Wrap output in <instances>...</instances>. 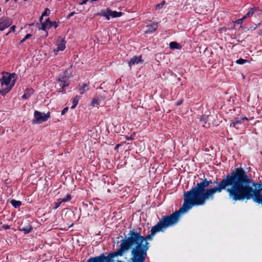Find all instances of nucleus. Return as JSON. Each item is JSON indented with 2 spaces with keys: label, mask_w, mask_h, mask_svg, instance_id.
I'll use <instances>...</instances> for the list:
<instances>
[{
  "label": "nucleus",
  "mask_w": 262,
  "mask_h": 262,
  "mask_svg": "<svg viewBox=\"0 0 262 262\" xmlns=\"http://www.w3.org/2000/svg\"><path fill=\"white\" fill-rule=\"evenodd\" d=\"M19 229L20 231L24 232V233L28 234L31 232L33 228L29 224H28L26 226L21 224L19 226Z\"/></svg>",
  "instance_id": "obj_10"
},
{
  "label": "nucleus",
  "mask_w": 262,
  "mask_h": 262,
  "mask_svg": "<svg viewBox=\"0 0 262 262\" xmlns=\"http://www.w3.org/2000/svg\"><path fill=\"white\" fill-rule=\"evenodd\" d=\"M245 18H244V16L241 18V19H237L236 21V23L238 24H242V23H243V20L245 19Z\"/></svg>",
  "instance_id": "obj_33"
},
{
  "label": "nucleus",
  "mask_w": 262,
  "mask_h": 262,
  "mask_svg": "<svg viewBox=\"0 0 262 262\" xmlns=\"http://www.w3.org/2000/svg\"><path fill=\"white\" fill-rule=\"evenodd\" d=\"M66 41L64 39H62L60 42H59L57 46V49L54 50L55 54H57V52L59 51H63L66 48Z\"/></svg>",
  "instance_id": "obj_12"
},
{
  "label": "nucleus",
  "mask_w": 262,
  "mask_h": 262,
  "mask_svg": "<svg viewBox=\"0 0 262 262\" xmlns=\"http://www.w3.org/2000/svg\"><path fill=\"white\" fill-rule=\"evenodd\" d=\"M125 143H126V142H125V141H124V142H121V143H120V144H117L116 145V146L115 147L114 149H115V150H117V149L119 148V147L120 146H121V145H123V144H125Z\"/></svg>",
  "instance_id": "obj_28"
},
{
  "label": "nucleus",
  "mask_w": 262,
  "mask_h": 262,
  "mask_svg": "<svg viewBox=\"0 0 262 262\" xmlns=\"http://www.w3.org/2000/svg\"><path fill=\"white\" fill-rule=\"evenodd\" d=\"M89 0H82L81 2L79 3L80 5L85 4Z\"/></svg>",
  "instance_id": "obj_36"
},
{
  "label": "nucleus",
  "mask_w": 262,
  "mask_h": 262,
  "mask_svg": "<svg viewBox=\"0 0 262 262\" xmlns=\"http://www.w3.org/2000/svg\"><path fill=\"white\" fill-rule=\"evenodd\" d=\"M34 92L33 89L31 88H27L25 90L24 94L22 96L21 98L24 99H28L31 95H33Z\"/></svg>",
  "instance_id": "obj_13"
},
{
  "label": "nucleus",
  "mask_w": 262,
  "mask_h": 262,
  "mask_svg": "<svg viewBox=\"0 0 262 262\" xmlns=\"http://www.w3.org/2000/svg\"><path fill=\"white\" fill-rule=\"evenodd\" d=\"M46 1H48V0H45Z\"/></svg>",
  "instance_id": "obj_47"
},
{
  "label": "nucleus",
  "mask_w": 262,
  "mask_h": 262,
  "mask_svg": "<svg viewBox=\"0 0 262 262\" xmlns=\"http://www.w3.org/2000/svg\"><path fill=\"white\" fill-rule=\"evenodd\" d=\"M15 73H6L1 79V88L0 94L3 96L8 93L13 87L16 81Z\"/></svg>",
  "instance_id": "obj_4"
},
{
  "label": "nucleus",
  "mask_w": 262,
  "mask_h": 262,
  "mask_svg": "<svg viewBox=\"0 0 262 262\" xmlns=\"http://www.w3.org/2000/svg\"><path fill=\"white\" fill-rule=\"evenodd\" d=\"M200 122H202V123H206V121L205 120V119L203 118H201L200 120Z\"/></svg>",
  "instance_id": "obj_39"
},
{
  "label": "nucleus",
  "mask_w": 262,
  "mask_h": 262,
  "mask_svg": "<svg viewBox=\"0 0 262 262\" xmlns=\"http://www.w3.org/2000/svg\"><path fill=\"white\" fill-rule=\"evenodd\" d=\"M98 15L105 17L106 20H110L109 17H107V8L105 10H102L98 14Z\"/></svg>",
  "instance_id": "obj_20"
},
{
  "label": "nucleus",
  "mask_w": 262,
  "mask_h": 262,
  "mask_svg": "<svg viewBox=\"0 0 262 262\" xmlns=\"http://www.w3.org/2000/svg\"><path fill=\"white\" fill-rule=\"evenodd\" d=\"M62 203V202H61V200L60 199H58L57 202L54 203L55 206L54 207V209H56L57 208H58Z\"/></svg>",
  "instance_id": "obj_26"
},
{
  "label": "nucleus",
  "mask_w": 262,
  "mask_h": 262,
  "mask_svg": "<svg viewBox=\"0 0 262 262\" xmlns=\"http://www.w3.org/2000/svg\"><path fill=\"white\" fill-rule=\"evenodd\" d=\"M182 102H183L182 100L177 101L176 102V105L179 106V105H181L182 103Z\"/></svg>",
  "instance_id": "obj_40"
},
{
  "label": "nucleus",
  "mask_w": 262,
  "mask_h": 262,
  "mask_svg": "<svg viewBox=\"0 0 262 262\" xmlns=\"http://www.w3.org/2000/svg\"><path fill=\"white\" fill-rule=\"evenodd\" d=\"M256 10V8L255 7H253V8H251L249 10V11L247 13V14H246V15L244 16V18H247L248 17H249L250 16H252L254 13V11H255Z\"/></svg>",
  "instance_id": "obj_19"
},
{
  "label": "nucleus",
  "mask_w": 262,
  "mask_h": 262,
  "mask_svg": "<svg viewBox=\"0 0 262 262\" xmlns=\"http://www.w3.org/2000/svg\"><path fill=\"white\" fill-rule=\"evenodd\" d=\"M35 119L32 121L33 124H40L46 122L50 118V113L48 112L47 114H42L38 111H35L34 113Z\"/></svg>",
  "instance_id": "obj_5"
},
{
  "label": "nucleus",
  "mask_w": 262,
  "mask_h": 262,
  "mask_svg": "<svg viewBox=\"0 0 262 262\" xmlns=\"http://www.w3.org/2000/svg\"><path fill=\"white\" fill-rule=\"evenodd\" d=\"M58 81H59V82H61V83H62L64 81V77H62L61 78H59L58 79Z\"/></svg>",
  "instance_id": "obj_41"
},
{
  "label": "nucleus",
  "mask_w": 262,
  "mask_h": 262,
  "mask_svg": "<svg viewBox=\"0 0 262 262\" xmlns=\"http://www.w3.org/2000/svg\"><path fill=\"white\" fill-rule=\"evenodd\" d=\"M50 13V10L48 8H46L45 10V11L43 12L41 17H40V19L41 20L42 19V16H47L49 15Z\"/></svg>",
  "instance_id": "obj_27"
},
{
  "label": "nucleus",
  "mask_w": 262,
  "mask_h": 262,
  "mask_svg": "<svg viewBox=\"0 0 262 262\" xmlns=\"http://www.w3.org/2000/svg\"><path fill=\"white\" fill-rule=\"evenodd\" d=\"M107 17H112L113 18L119 17L122 15L123 13L122 12H117L116 11H112L110 8H107Z\"/></svg>",
  "instance_id": "obj_9"
},
{
  "label": "nucleus",
  "mask_w": 262,
  "mask_h": 262,
  "mask_svg": "<svg viewBox=\"0 0 262 262\" xmlns=\"http://www.w3.org/2000/svg\"><path fill=\"white\" fill-rule=\"evenodd\" d=\"M72 199V196L71 194H68L64 198L60 199L61 200V202H67L71 200Z\"/></svg>",
  "instance_id": "obj_22"
},
{
  "label": "nucleus",
  "mask_w": 262,
  "mask_h": 262,
  "mask_svg": "<svg viewBox=\"0 0 262 262\" xmlns=\"http://www.w3.org/2000/svg\"><path fill=\"white\" fill-rule=\"evenodd\" d=\"M183 196L184 202L179 210L169 215L162 216L157 224L151 227V233L143 236V243L151 239L156 233L163 231L168 227L175 225L179 221L181 214L188 211L193 206H201L193 187L189 191H185Z\"/></svg>",
  "instance_id": "obj_2"
},
{
  "label": "nucleus",
  "mask_w": 262,
  "mask_h": 262,
  "mask_svg": "<svg viewBox=\"0 0 262 262\" xmlns=\"http://www.w3.org/2000/svg\"><path fill=\"white\" fill-rule=\"evenodd\" d=\"M88 85L86 83H84L82 86L79 89L80 94H83L89 90Z\"/></svg>",
  "instance_id": "obj_18"
},
{
  "label": "nucleus",
  "mask_w": 262,
  "mask_h": 262,
  "mask_svg": "<svg viewBox=\"0 0 262 262\" xmlns=\"http://www.w3.org/2000/svg\"><path fill=\"white\" fill-rule=\"evenodd\" d=\"M10 33V32H9V31L8 33H7L6 34V35H7H7H9V34Z\"/></svg>",
  "instance_id": "obj_44"
},
{
  "label": "nucleus",
  "mask_w": 262,
  "mask_h": 262,
  "mask_svg": "<svg viewBox=\"0 0 262 262\" xmlns=\"http://www.w3.org/2000/svg\"><path fill=\"white\" fill-rule=\"evenodd\" d=\"M242 122V120H236L235 121H233L232 122V126L233 127H234L236 128H238V127L237 126V125L239 124H241Z\"/></svg>",
  "instance_id": "obj_24"
},
{
  "label": "nucleus",
  "mask_w": 262,
  "mask_h": 262,
  "mask_svg": "<svg viewBox=\"0 0 262 262\" xmlns=\"http://www.w3.org/2000/svg\"><path fill=\"white\" fill-rule=\"evenodd\" d=\"M146 255L147 252H144L142 254H140L135 258L130 259V260H134V262H144Z\"/></svg>",
  "instance_id": "obj_14"
},
{
  "label": "nucleus",
  "mask_w": 262,
  "mask_h": 262,
  "mask_svg": "<svg viewBox=\"0 0 262 262\" xmlns=\"http://www.w3.org/2000/svg\"><path fill=\"white\" fill-rule=\"evenodd\" d=\"M169 48L171 49H180L181 48V45L175 41H171L169 43Z\"/></svg>",
  "instance_id": "obj_15"
},
{
  "label": "nucleus",
  "mask_w": 262,
  "mask_h": 262,
  "mask_svg": "<svg viewBox=\"0 0 262 262\" xmlns=\"http://www.w3.org/2000/svg\"><path fill=\"white\" fill-rule=\"evenodd\" d=\"M146 30H145V33L146 34H151L154 32L158 28V23L156 22H153L152 23L147 25L146 26Z\"/></svg>",
  "instance_id": "obj_8"
},
{
  "label": "nucleus",
  "mask_w": 262,
  "mask_h": 262,
  "mask_svg": "<svg viewBox=\"0 0 262 262\" xmlns=\"http://www.w3.org/2000/svg\"><path fill=\"white\" fill-rule=\"evenodd\" d=\"M2 228H3L4 229H5V230L10 229V226L7 224H4V225H2Z\"/></svg>",
  "instance_id": "obj_30"
},
{
  "label": "nucleus",
  "mask_w": 262,
  "mask_h": 262,
  "mask_svg": "<svg viewBox=\"0 0 262 262\" xmlns=\"http://www.w3.org/2000/svg\"><path fill=\"white\" fill-rule=\"evenodd\" d=\"M58 26V24L56 21H52V27H54L55 28H56Z\"/></svg>",
  "instance_id": "obj_34"
},
{
  "label": "nucleus",
  "mask_w": 262,
  "mask_h": 262,
  "mask_svg": "<svg viewBox=\"0 0 262 262\" xmlns=\"http://www.w3.org/2000/svg\"><path fill=\"white\" fill-rule=\"evenodd\" d=\"M258 34L259 35H262V29H261V30H259V32H258Z\"/></svg>",
  "instance_id": "obj_42"
},
{
  "label": "nucleus",
  "mask_w": 262,
  "mask_h": 262,
  "mask_svg": "<svg viewBox=\"0 0 262 262\" xmlns=\"http://www.w3.org/2000/svg\"><path fill=\"white\" fill-rule=\"evenodd\" d=\"M241 120H242V121L243 120H247L248 119L246 117H244V118H242Z\"/></svg>",
  "instance_id": "obj_43"
},
{
  "label": "nucleus",
  "mask_w": 262,
  "mask_h": 262,
  "mask_svg": "<svg viewBox=\"0 0 262 262\" xmlns=\"http://www.w3.org/2000/svg\"><path fill=\"white\" fill-rule=\"evenodd\" d=\"M99 103V100L98 99H93L92 101V105L95 106V104H98Z\"/></svg>",
  "instance_id": "obj_32"
},
{
  "label": "nucleus",
  "mask_w": 262,
  "mask_h": 262,
  "mask_svg": "<svg viewBox=\"0 0 262 262\" xmlns=\"http://www.w3.org/2000/svg\"><path fill=\"white\" fill-rule=\"evenodd\" d=\"M52 27V21L50 20L49 18L46 20L45 22L41 23V27H39V29L46 30L49 29Z\"/></svg>",
  "instance_id": "obj_11"
},
{
  "label": "nucleus",
  "mask_w": 262,
  "mask_h": 262,
  "mask_svg": "<svg viewBox=\"0 0 262 262\" xmlns=\"http://www.w3.org/2000/svg\"><path fill=\"white\" fill-rule=\"evenodd\" d=\"M140 62H143L142 55L134 56L129 60L128 63V66L129 67L130 69H131L133 65L137 64Z\"/></svg>",
  "instance_id": "obj_7"
},
{
  "label": "nucleus",
  "mask_w": 262,
  "mask_h": 262,
  "mask_svg": "<svg viewBox=\"0 0 262 262\" xmlns=\"http://www.w3.org/2000/svg\"><path fill=\"white\" fill-rule=\"evenodd\" d=\"M260 205L262 206V203L260 204Z\"/></svg>",
  "instance_id": "obj_46"
},
{
  "label": "nucleus",
  "mask_w": 262,
  "mask_h": 262,
  "mask_svg": "<svg viewBox=\"0 0 262 262\" xmlns=\"http://www.w3.org/2000/svg\"><path fill=\"white\" fill-rule=\"evenodd\" d=\"M164 4H165V1H163L161 3L158 4L156 7H157V8H161L163 7V6H164Z\"/></svg>",
  "instance_id": "obj_31"
},
{
  "label": "nucleus",
  "mask_w": 262,
  "mask_h": 262,
  "mask_svg": "<svg viewBox=\"0 0 262 262\" xmlns=\"http://www.w3.org/2000/svg\"><path fill=\"white\" fill-rule=\"evenodd\" d=\"M247 62H249V61L243 58H239L236 61V63L239 64H243Z\"/></svg>",
  "instance_id": "obj_21"
},
{
  "label": "nucleus",
  "mask_w": 262,
  "mask_h": 262,
  "mask_svg": "<svg viewBox=\"0 0 262 262\" xmlns=\"http://www.w3.org/2000/svg\"><path fill=\"white\" fill-rule=\"evenodd\" d=\"M16 26H12L10 28L9 32H14L15 30Z\"/></svg>",
  "instance_id": "obj_35"
},
{
  "label": "nucleus",
  "mask_w": 262,
  "mask_h": 262,
  "mask_svg": "<svg viewBox=\"0 0 262 262\" xmlns=\"http://www.w3.org/2000/svg\"><path fill=\"white\" fill-rule=\"evenodd\" d=\"M128 237L124 239L121 243L119 248L115 252L109 253V256L114 258L118 256H121L123 253L128 250L132 246L135 245L133 248L131 253L132 257L130 259L135 258L140 254L147 252L149 248L148 243L145 242L143 244V236L140 232L133 229L130 230L128 234Z\"/></svg>",
  "instance_id": "obj_3"
},
{
  "label": "nucleus",
  "mask_w": 262,
  "mask_h": 262,
  "mask_svg": "<svg viewBox=\"0 0 262 262\" xmlns=\"http://www.w3.org/2000/svg\"><path fill=\"white\" fill-rule=\"evenodd\" d=\"M75 14V12H72L71 13H70L67 16V18H70L71 17L73 16L74 15V14Z\"/></svg>",
  "instance_id": "obj_37"
},
{
  "label": "nucleus",
  "mask_w": 262,
  "mask_h": 262,
  "mask_svg": "<svg viewBox=\"0 0 262 262\" xmlns=\"http://www.w3.org/2000/svg\"><path fill=\"white\" fill-rule=\"evenodd\" d=\"M12 24V20L9 17H2L0 18V31L8 28Z\"/></svg>",
  "instance_id": "obj_6"
},
{
  "label": "nucleus",
  "mask_w": 262,
  "mask_h": 262,
  "mask_svg": "<svg viewBox=\"0 0 262 262\" xmlns=\"http://www.w3.org/2000/svg\"><path fill=\"white\" fill-rule=\"evenodd\" d=\"M69 85V83L67 81H64L62 83L60 84V86L61 87L62 91H60L59 92H62L64 90V88Z\"/></svg>",
  "instance_id": "obj_25"
},
{
  "label": "nucleus",
  "mask_w": 262,
  "mask_h": 262,
  "mask_svg": "<svg viewBox=\"0 0 262 262\" xmlns=\"http://www.w3.org/2000/svg\"><path fill=\"white\" fill-rule=\"evenodd\" d=\"M68 107H64L61 111V115H64L68 111Z\"/></svg>",
  "instance_id": "obj_29"
},
{
  "label": "nucleus",
  "mask_w": 262,
  "mask_h": 262,
  "mask_svg": "<svg viewBox=\"0 0 262 262\" xmlns=\"http://www.w3.org/2000/svg\"><path fill=\"white\" fill-rule=\"evenodd\" d=\"M125 138L128 141H129V140H133V138L132 137H129V136H125Z\"/></svg>",
  "instance_id": "obj_38"
},
{
  "label": "nucleus",
  "mask_w": 262,
  "mask_h": 262,
  "mask_svg": "<svg viewBox=\"0 0 262 262\" xmlns=\"http://www.w3.org/2000/svg\"><path fill=\"white\" fill-rule=\"evenodd\" d=\"M6 2H9L10 0H5Z\"/></svg>",
  "instance_id": "obj_45"
},
{
  "label": "nucleus",
  "mask_w": 262,
  "mask_h": 262,
  "mask_svg": "<svg viewBox=\"0 0 262 262\" xmlns=\"http://www.w3.org/2000/svg\"><path fill=\"white\" fill-rule=\"evenodd\" d=\"M32 36V34H27L25 36V37L20 40V42H19V45H21V43H23V42H24L27 39H29V38H30Z\"/></svg>",
  "instance_id": "obj_23"
},
{
  "label": "nucleus",
  "mask_w": 262,
  "mask_h": 262,
  "mask_svg": "<svg viewBox=\"0 0 262 262\" xmlns=\"http://www.w3.org/2000/svg\"><path fill=\"white\" fill-rule=\"evenodd\" d=\"M11 204L15 208H18L21 205V202L20 201H17L15 200H12L10 201Z\"/></svg>",
  "instance_id": "obj_17"
},
{
  "label": "nucleus",
  "mask_w": 262,
  "mask_h": 262,
  "mask_svg": "<svg viewBox=\"0 0 262 262\" xmlns=\"http://www.w3.org/2000/svg\"><path fill=\"white\" fill-rule=\"evenodd\" d=\"M201 205L208 200H212L216 193L225 190L229 199L234 202L252 199L257 205L262 203V183H253L242 167L235 168L220 182L205 178L194 187Z\"/></svg>",
  "instance_id": "obj_1"
},
{
  "label": "nucleus",
  "mask_w": 262,
  "mask_h": 262,
  "mask_svg": "<svg viewBox=\"0 0 262 262\" xmlns=\"http://www.w3.org/2000/svg\"><path fill=\"white\" fill-rule=\"evenodd\" d=\"M80 99V97L78 95H76L74 98L72 99L73 105L71 106V108H74L78 104V102Z\"/></svg>",
  "instance_id": "obj_16"
}]
</instances>
